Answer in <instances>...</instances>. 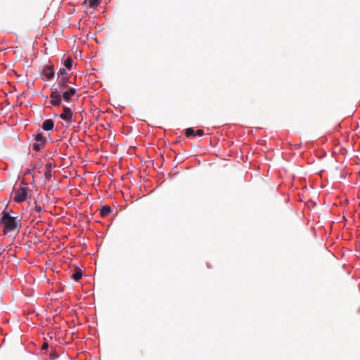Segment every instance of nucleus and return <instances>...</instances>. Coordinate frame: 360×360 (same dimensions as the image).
<instances>
[{
  "instance_id": "obj_2",
  "label": "nucleus",
  "mask_w": 360,
  "mask_h": 360,
  "mask_svg": "<svg viewBox=\"0 0 360 360\" xmlns=\"http://www.w3.org/2000/svg\"><path fill=\"white\" fill-rule=\"evenodd\" d=\"M72 117L73 113L71 109L68 107H63V112L60 115V118L64 121H66L68 124H70L73 122Z\"/></svg>"
},
{
  "instance_id": "obj_12",
  "label": "nucleus",
  "mask_w": 360,
  "mask_h": 360,
  "mask_svg": "<svg viewBox=\"0 0 360 360\" xmlns=\"http://www.w3.org/2000/svg\"><path fill=\"white\" fill-rule=\"evenodd\" d=\"M64 65L66 68L70 69L72 65V59L70 57H68L64 61Z\"/></svg>"
},
{
  "instance_id": "obj_17",
  "label": "nucleus",
  "mask_w": 360,
  "mask_h": 360,
  "mask_svg": "<svg viewBox=\"0 0 360 360\" xmlns=\"http://www.w3.org/2000/svg\"><path fill=\"white\" fill-rule=\"evenodd\" d=\"M204 134V131L202 129H198L195 131V136H202Z\"/></svg>"
},
{
  "instance_id": "obj_7",
  "label": "nucleus",
  "mask_w": 360,
  "mask_h": 360,
  "mask_svg": "<svg viewBox=\"0 0 360 360\" xmlns=\"http://www.w3.org/2000/svg\"><path fill=\"white\" fill-rule=\"evenodd\" d=\"M75 93L76 89L75 88L70 87L68 90L65 91H63L61 95L65 101H68L75 94Z\"/></svg>"
},
{
  "instance_id": "obj_5",
  "label": "nucleus",
  "mask_w": 360,
  "mask_h": 360,
  "mask_svg": "<svg viewBox=\"0 0 360 360\" xmlns=\"http://www.w3.org/2000/svg\"><path fill=\"white\" fill-rule=\"evenodd\" d=\"M68 83H69V77H62L59 78L58 82L57 84V87L54 89L55 90H59V92L62 93L63 90L65 89H68Z\"/></svg>"
},
{
  "instance_id": "obj_9",
  "label": "nucleus",
  "mask_w": 360,
  "mask_h": 360,
  "mask_svg": "<svg viewBox=\"0 0 360 360\" xmlns=\"http://www.w3.org/2000/svg\"><path fill=\"white\" fill-rule=\"evenodd\" d=\"M111 211L112 210L110 206H103L101 209L100 214L102 217H105L111 212Z\"/></svg>"
},
{
  "instance_id": "obj_16",
  "label": "nucleus",
  "mask_w": 360,
  "mask_h": 360,
  "mask_svg": "<svg viewBox=\"0 0 360 360\" xmlns=\"http://www.w3.org/2000/svg\"><path fill=\"white\" fill-rule=\"evenodd\" d=\"M66 75V70L65 68H60L58 72V78H60V77H65V75Z\"/></svg>"
},
{
  "instance_id": "obj_15",
  "label": "nucleus",
  "mask_w": 360,
  "mask_h": 360,
  "mask_svg": "<svg viewBox=\"0 0 360 360\" xmlns=\"http://www.w3.org/2000/svg\"><path fill=\"white\" fill-rule=\"evenodd\" d=\"M185 134L186 136H195V131L193 128H188L186 130Z\"/></svg>"
},
{
  "instance_id": "obj_13",
  "label": "nucleus",
  "mask_w": 360,
  "mask_h": 360,
  "mask_svg": "<svg viewBox=\"0 0 360 360\" xmlns=\"http://www.w3.org/2000/svg\"><path fill=\"white\" fill-rule=\"evenodd\" d=\"M101 2V0H89V6L91 8H96L100 4Z\"/></svg>"
},
{
  "instance_id": "obj_1",
  "label": "nucleus",
  "mask_w": 360,
  "mask_h": 360,
  "mask_svg": "<svg viewBox=\"0 0 360 360\" xmlns=\"http://www.w3.org/2000/svg\"><path fill=\"white\" fill-rule=\"evenodd\" d=\"M0 222L4 224V233L17 231L21 226L20 221L17 217H11L6 212L3 214Z\"/></svg>"
},
{
  "instance_id": "obj_11",
  "label": "nucleus",
  "mask_w": 360,
  "mask_h": 360,
  "mask_svg": "<svg viewBox=\"0 0 360 360\" xmlns=\"http://www.w3.org/2000/svg\"><path fill=\"white\" fill-rule=\"evenodd\" d=\"M34 140L37 142L45 143L46 139L44 138L42 133H37L34 136Z\"/></svg>"
},
{
  "instance_id": "obj_4",
  "label": "nucleus",
  "mask_w": 360,
  "mask_h": 360,
  "mask_svg": "<svg viewBox=\"0 0 360 360\" xmlns=\"http://www.w3.org/2000/svg\"><path fill=\"white\" fill-rule=\"evenodd\" d=\"M27 188L20 187L15 192V201L21 202L27 199Z\"/></svg>"
},
{
  "instance_id": "obj_14",
  "label": "nucleus",
  "mask_w": 360,
  "mask_h": 360,
  "mask_svg": "<svg viewBox=\"0 0 360 360\" xmlns=\"http://www.w3.org/2000/svg\"><path fill=\"white\" fill-rule=\"evenodd\" d=\"M44 146V144L43 143H33V149L36 151H39Z\"/></svg>"
},
{
  "instance_id": "obj_18",
  "label": "nucleus",
  "mask_w": 360,
  "mask_h": 360,
  "mask_svg": "<svg viewBox=\"0 0 360 360\" xmlns=\"http://www.w3.org/2000/svg\"><path fill=\"white\" fill-rule=\"evenodd\" d=\"M49 347V344L47 342H44L41 347L42 349H46Z\"/></svg>"
},
{
  "instance_id": "obj_8",
  "label": "nucleus",
  "mask_w": 360,
  "mask_h": 360,
  "mask_svg": "<svg viewBox=\"0 0 360 360\" xmlns=\"http://www.w3.org/2000/svg\"><path fill=\"white\" fill-rule=\"evenodd\" d=\"M54 122L51 119L46 120L42 124V129L45 131H50L53 129Z\"/></svg>"
},
{
  "instance_id": "obj_10",
  "label": "nucleus",
  "mask_w": 360,
  "mask_h": 360,
  "mask_svg": "<svg viewBox=\"0 0 360 360\" xmlns=\"http://www.w3.org/2000/svg\"><path fill=\"white\" fill-rule=\"evenodd\" d=\"M82 276V272L79 269H77L75 272L72 274V278L78 281Z\"/></svg>"
},
{
  "instance_id": "obj_6",
  "label": "nucleus",
  "mask_w": 360,
  "mask_h": 360,
  "mask_svg": "<svg viewBox=\"0 0 360 360\" xmlns=\"http://www.w3.org/2000/svg\"><path fill=\"white\" fill-rule=\"evenodd\" d=\"M43 75L47 79H51L54 77V68L53 65H46L43 69Z\"/></svg>"
},
{
  "instance_id": "obj_3",
  "label": "nucleus",
  "mask_w": 360,
  "mask_h": 360,
  "mask_svg": "<svg viewBox=\"0 0 360 360\" xmlns=\"http://www.w3.org/2000/svg\"><path fill=\"white\" fill-rule=\"evenodd\" d=\"M50 103L53 106H59L61 103V93L59 90H52L50 94Z\"/></svg>"
}]
</instances>
